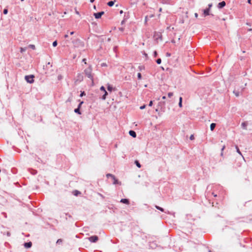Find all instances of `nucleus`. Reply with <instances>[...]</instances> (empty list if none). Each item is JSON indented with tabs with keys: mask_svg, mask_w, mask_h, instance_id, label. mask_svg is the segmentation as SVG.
<instances>
[{
	"mask_svg": "<svg viewBox=\"0 0 252 252\" xmlns=\"http://www.w3.org/2000/svg\"><path fill=\"white\" fill-rule=\"evenodd\" d=\"M72 43L75 47H83L84 46V42L79 39H75L72 41Z\"/></svg>",
	"mask_w": 252,
	"mask_h": 252,
	"instance_id": "1",
	"label": "nucleus"
},
{
	"mask_svg": "<svg viewBox=\"0 0 252 252\" xmlns=\"http://www.w3.org/2000/svg\"><path fill=\"white\" fill-rule=\"evenodd\" d=\"M92 68L91 65L85 69L84 72L85 75L93 81V76L92 75Z\"/></svg>",
	"mask_w": 252,
	"mask_h": 252,
	"instance_id": "2",
	"label": "nucleus"
},
{
	"mask_svg": "<svg viewBox=\"0 0 252 252\" xmlns=\"http://www.w3.org/2000/svg\"><path fill=\"white\" fill-rule=\"evenodd\" d=\"M34 75L31 74L29 75H26L25 76V79L27 81V83L30 84H32L34 82Z\"/></svg>",
	"mask_w": 252,
	"mask_h": 252,
	"instance_id": "3",
	"label": "nucleus"
},
{
	"mask_svg": "<svg viewBox=\"0 0 252 252\" xmlns=\"http://www.w3.org/2000/svg\"><path fill=\"white\" fill-rule=\"evenodd\" d=\"M158 107L159 108L160 111L161 112H164L165 111V102L160 101L158 103Z\"/></svg>",
	"mask_w": 252,
	"mask_h": 252,
	"instance_id": "4",
	"label": "nucleus"
},
{
	"mask_svg": "<svg viewBox=\"0 0 252 252\" xmlns=\"http://www.w3.org/2000/svg\"><path fill=\"white\" fill-rule=\"evenodd\" d=\"M88 240L92 243H95L98 240V237L96 235H93L89 237Z\"/></svg>",
	"mask_w": 252,
	"mask_h": 252,
	"instance_id": "5",
	"label": "nucleus"
},
{
	"mask_svg": "<svg viewBox=\"0 0 252 252\" xmlns=\"http://www.w3.org/2000/svg\"><path fill=\"white\" fill-rule=\"evenodd\" d=\"M104 14L103 11H101L97 13H94V16L95 19H98L101 17V16Z\"/></svg>",
	"mask_w": 252,
	"mask_h": 252,
	"instance_id": "6",
	"label": "nucleus"
},
{
	"mask_svg": "<svg viewBox=\"0 0 252 252\" xmlns=\"http://www.w3.org/2000/svg\"><path fill=\"white\" fill-rule=\"evenodd\" d=\"M129 18V15L128 13H125L124 17L123 20L121 21V25H124L126 20H127Z\"/></svg>",
	"mask_w": 252,
	"mask_h": 252,
	"instance_id": "7",
	"label": "nucleus"
},
{
	"mask_svg": "<svg viewBox=\"0 0 252 252\" xmlns=\"http://www.w3.org/2000/svg\"><path fill=\"white\" fill-rule=\"evenodd\" d=\"M225 2L224 1H222L218 3L217 7L219 9H221L223 8L225 6Z\"/></svg>",
	"mask_w": 252,
	"mask_h": 252,
	"instance_id": "8",
	"label": "nucleus"
},
{
	"mask_svg": "<svg viewBox=\"0 0 252 252\" xmlns=\"http://www.w3.org/2000/svg\"><path fill=\"white\" fill-rule=\"evenodd\" d=\"M24 247L26 249H29L32 246V242L31 241H29L28 242H25L23 244Z\"/></svg>",
	"mask_w": 252,
	"mask_h": 252,
	"instance_id": "9",
	"label": "nucleus"
},
{
	"mask_svg": "<svg viewBox=\"0 0 252 252\" xmlns=\"http://www.w3.org/2000/svg\"><path fill=\"white\" fill-rule=\"evenodd\" d=\"M120 202L126 204V205H128L130 203L129 200L127 198H122L120 200Z\"/></svg>",
	"mask_w": 252,
	"mask_h": 252,
	"instance_id": "10",
	"label": "nucleus"
},
{
	"mask_svg": "<svg viewBox=\"0 0 252 252\" xmlns=\"http://www.w3.org/2000/svg\"><path fill=\"white\" fill-rule=\"evenodd\" d=\"M83 80V76L81 73H78L77 76L76 81L81 82Z\"/></svg>",
	"mask_w": 252,
	"mask_h": 252,
	"instance_id": "11",
	"label": "nucleus"
},
{
	"mask_svg": "<svg viewBox=\"0 0 252 252\" xmlns=\"http://www.w3.org/2000/svg\"><path fill=\"white\" fill-rule=\"evenodd\" d=\"M128 133L129 135L132 136L133 138H135L136 137V133L133 130H130Z\"/></svg>",
	"mask_w": 252,
	"mask_h": 252,
	"instance_id": "12",
	"label": "nucleus"
},
{
	"mask_svg": "<svg viewBox=\"0 0 252 252\" xmlns=\"http://www.w3.org/2000/svg\"><path fill=\"white\" fill-rule=\"evenodd\" d=\"M210 10L209 8H205L203 10V14L204 15V16H207L208 15H210Z\"/></svg>",
	"mask_w": 252,
	"mask_h": 252,
	"instance_id": "13",
	"label": "nucleus"
},
{
	"mask_svg": "<svg viewBox=\"0 0 252 252\" xmlns=\"http://www.w3.org/2000/svg\"><path fill=\"white\" fill-rule=\"evenodd\" d=\"M113 180V184L114 185H117V184H121V183L119 181V180L116 178L115 176H114L113 178H112Z\"/></svg>",
	"mask_w": 252,
	"mask_h": 252,
	"instance_id": "14",
	"label": "nucleus"
},
{
	"mask_svg": "<svg viewBox=\"0 0 252 252\" xmlns=\"http://www.w3.org/2000/svg\"><path fill=\"white\" fill-rule=\"evenodd\" d=\"M247 126L248 123L247 122H243L241 124L242 127L244 129H247Z\"/></svg>",
	"mask_w": 252,
	"mask_h": 252,
	"instance_id": "15",
	"label": "nucleus"
},
{
	"mask_svg": "<svg viewBox=\"0 0 252 252\" xmlns=\"http://www.w3.org/2000/svg\"><path fill=\"white\" fill-rule=\"evenodd\" d=\"M107 90L110 92H112L114 89L113 86L109 84H107Z\"/></svg>",
	"mask_w": 252,
	"mask_h": 252,
	"instance_id": "16",
	"label": "nucleus"
},
{
	"mask_svg": "<svg viewBox=\"0 0 252 252\" xmlns=\"http://www.w3.org/2000/svg\"><path fill=\"white\" fill-rule=\"evenodd\" d=\"M72 193L74 196H77L78 195L80 194L81 193L80 191H79L78 190H75L73 191Z\"/></svg>",
	"mask_w": 252,
	"mask_h": 252,
	"instance_id": "17",
	"label": "nucleus"
},
{
	"mask_svg": "<svg viewBox=\"0 0 252 252\" xmlns=\"http://www.w3.org/2000/svg\"><path fill=\"white\" fill-rule=\"evenodd\" d=\"M108 95L107 92H104L103 95H102L101 97H100L102 100H104L106 99V96Z\"/></svg>",
	"mask_w": 252,
	"mask_h": 252,
	"instance_id": "18",
	"label": "nucleus"
},
{
	"mask_svg": "<svg viewBox=\"0 0 252 252\" xmlns=\"http://www.w3.org/2000/svg\"><path fill=\"white\" fill-rule=\"evenodd\" d=\"M74 112L78 115H81L82 114L80 111V108L77 107L74 110Z\"/></svg>",
	"mask_w": 252,
	"mask_h": 252,
	"instance_id": "19",
	"label": "nucleus"
},
{
	"mask_svg": "<svg viewBox=\"0 0 252 252\" xmlns=\"http://www.w3.org/2000/svg\"><path fill=\"white\" fill-rule=\"evenodd\" d=\"M115 0H111V1H109V2H108L107 3V5L110 6V7H112V6L114 5V3H115Z\"/></svg>",
	"mask_w": 252,
	"mask_h": 252,
	"instance_id": "20",
	"label": "nucleus"
},
{
	"mask_svg": "<svg viewBox=\"0 0 252 252\" xmlns=\"http://www.w3.org/2000/svg\"><path fill=\"white\" fill-rule=\"evenodd\" d=\"M216 126V124L215 123H212L210 125V129L211 131H213Z\"/></svg>",
	"mask_w": 252,
	"mask_h": 252,
	"instance_id": "21",
	"label": "nucleus"
},
{
	"mask_svg": "<svg viewBox=\"0 0 252 252\" xmlns=\"http://www.w3.org/2000/svg\"><path fill=\"white\" fill-rule=\"evenodd\" d=\"M155 208H156L157 209H158V210L160 211L161 212H163L164 211V209H163V208H162V207H161L159 206L155 205Z\"/></svg>",
	"mask_w": 252,
	"mask_h": 252,
	"instance_id": "22",
	"label": "nucleus"
},
{
	"mask_svg": "<svg viewBox=\"0 0 252 252\" xmlns=\"http://www.w3.org/2000/svg\"><path fill=\"white\" fill-rule=\"evenodd\" d=\"M134 163L135 164V165H136V166L137 167H138V168H140L141 167V164H140V162H139L138 160H135L134 161Z\"/></svg>",
	"mask_w": 252,
	"mask_h": 252,
	"instance_id": "23",
	"label": "nucleus"
},
{
	"mask_svg": "<svg viewBox=\"0 0 252 252\" xmlns=\"http://www.w3.org/2000/svg\"><path fill=\"white\" fill-rule=\"evenodd\" d=\"M235 148H236V151L240 155H241L242 156V153L241 152V151H240L238 147L237 146H235Z\"/></svg>",
	"mask_w": 252,
	"mask_h": 252,
	"instance_id": "24",
	"label": "nucleus"
},
{
	"mask_svg": "<svg viewBox=\"0 0 252 252\" xmlns=\"http://www.w3.org/2000/svg\"><path fill=\"white\" fill-rule=\"evenodd\" d=\"M100 90L101 91H102L103 92H107L106 89H105V88L103 86H102L100 87Z\"/></svg>",
	"mask_w": 252,
	"mask_h": 252,
	"instance_id": "25",
	"label": "nucleus"
},
{
	"mask_svg": "<svg viewBox=\"0 0 252 252\" xmlns=\"http://www.w3.org/2000/svg\"><path fill=\"white\" fill-rule=\"evenodd\" d=\"M156 63L158 64H159L161 63V59L160 58H158L156 61Z\"/></svg>",
	"mask_w": 252,
	"mask_h": 252,
	"instance_id": "26",
	"label": "nucleus"
},
{
	"mask_svg": "<svg viewBox=\"0 0 252 252\" xmlns=\"http://www.w3.org/2000/svg\"><path fill=\"white\" fill-rule=\"evenodd\" d=\"M57 44H58V42L57 40L53 41V42L52 43V45L54 47H56L57 46Z\"/></svg>",
	"mask_w": 252,
	"mask_h": 252,
	"instance_id": "27",
	"label": "nucleus"
},
{
	"mask_svg": "<svg viewBox=\"0 0 252 252\" xmlns=\"http://www.w3.org/2000/svg\"><path fill=\"white\" fill-rule=\"evenodd\" d=\"M138 69L140 71H142L145 69V67L143 65H140L138 66Z\"/></svg>",
	"mask_w": 252,
	"mask_h": 252,
	"instance_id": "28",
	"label": "nucleus"
},
{
	"mask_svg": "<svg viewBox=\"0 0 252 252\" xmlns=\"http://www.w3.org/2000/svg\"><path fill=\"white\" fill-rule=\"evenodd\" d=\"M233 93L235 94V95L236 96H239V91H233Z\"/></svg>",
	"mask_w": 252,
	"mask_h": 252,
	"instance_id": "29",
	"label": "nucleus"
},
{
	"mask_svg": "<svg viewBox=\"0 0 252 252\" xmlns=\"http://www.w3.org/2000/svg\"><path fill=\"white\" fill-rule=\"evenodd\" d=\"M114 176H115L114 175H113V174H111L110 173H108V174H106V177L107 178H109V177H110L112 179Z\"/></svg>",
	"mask_w": 252,
	"mask_h": 252,
	"instance_id": "30",
	"label": "nucleus"
},
{
	"mask_svg": "<svg viewBox=\"0 0 252 252\" xmlns=\"http://www.w3.org/2000/svg\"><path fill=\"white\" fill-rule=\"evenodd\" d=\"M86 95V93L84 91H81V93H80V97H83L84 96H85Z\"/></svg>",
	"mask_w": 252,
	"mask_h": 252,
	"instance_id": "31",
	"label": "nucleus"
},
{
	"mask_svg": "<svg viewBox=\"0 0 252 252\" xmlns=\"http://www.w3.org/2000/svg\"><path fill=\"white\" fill-rule=\"evenodd\" d=\"M29 47L30 48H31V49H33V50H34V49H35V45H33V44H30V45H29Z\"/></svg>",
	"mask_w": 252,
	"mask_h": 252,
	"instance_id": "32",
	"label": "nucleus"
},
{
	"mask_svg": "<svg viewBox=\"0 0 252 252\" xmlns=\"http://www.w3.org/2000/svg\"><path fill=\"white\" fill-rule=\"evenodd\" d=\"M137 78H138V79H139V80H141L142 79V75L140 73H138Z\"/></svg>",
	"mask_w": 252,
	"mask_h": 252,
	"instance_id": "33",
	"label": "nucleus"
},
{
	"mask_svg": "<svg viewBox=\"0 0 252 252\" xmlns=\"http://www.w3.org/2000/svg\"><path fill=\"white\" fill-rule=\"evenodd\" d=\"M62 242H63V240H62V239H59L57 241L56 243H57V244H60L62 243Z\"/></svg>",
	"mask_w": 252,
	"mask_h": 252,
	"instance_id": "34",
	"label": "nucleus"
},
{
	"mask_svg": "<svg viewBox=\"0 0 252 252\" xmlns=\"http://www.w3.org/2000/svg\"><path fill=\"white\" fill-rule=\"evenodd\" d=\"M3 13L5 15L7 14L8 13V9L7 8H4L3 11Z\"/></svg>",
	"mask_w": 252,
	"mask_h": 252,
	"instance_id": "35",
	"label": "nucleus"
},
{
	"mask_svg": "<svg viewBox=\"0 0 252 252\" xmlns=\"http://www.w3.org/2000/svg\"><path fill=\"white\" fill-rule=\"evenodd\" d=\"M153 56L155 58L157 57L158 56V53L156 51H155L153 53Z\"/></svg>",
	"mask_w": 252,
	"mask_h": 252,
	"instance_id": "36",
	"label": "nucleus"
},
{
	"mask_svg": "<svg viewBox=\"0 0 252 252\" xmlns=\"http://www.w3.org/2000/svg\"><path fill=\"white\" fill-rule=\"evenodd\" d=\"M173 93L172 92H169L168 93V96L170 97H171L172 96H173Z\"/></svg>",
	"mask_w": 252,
	"mask_h": 252,
	"instance_id": "37",
	"label": "nucleus"
},
{
	"mask_svg": "<svg viewBox=\"0 0 252 252\" xmlns=\"http://www.w3.org/2000/svg\"><path fill=\"white\" fill-rule=\"evenodd\" d=\"M146 106V105L145 104H144V105H142V106H141L140 107V109L141 110H143V109H145V108Z\"/></svg>",
	"mask_w": 252,
	"mask_h": 252,
	"instance_id": "38",
	"label": "nucleus"
},
{
	"mask_svg": "<svg viewBox=\"0 0 252 252\" xmlns=\"http://www.w3.org/2000/svg\"><path fill=\"white\" fill-rule=\"evenodd\" d=\"M62 79H63V76H62V75H59L58 76V80H62Z\"/></svg>",
	"mask_w": 252,
	"mask_h": 252,
	"instance_id": "39",
	"label": "nucleus"
},
{
	"mask_svg": "<svg viewBox=\"0 0 252 252\" xmlns=\"http://www.w3.org/2000/svg\"><path fill=\"white\" fill-rule=\"evenodd\" d=\"M189 139H190L191 140H193V139H194V135H193V134H191V135L190 136Z\"/></svg>",
	"mask_w": 252,
	"mask_h": 252,
	"instance_id": "40",
	"label": "nucleus"
},
{
	"mask_svg": "<svg viewBox=\"0 0 252 252\" xmlns=\"http://www.w3.org/2000/svg\"><path fill=\"white\" fill-rule=\"evenodd\" d=\"M208 6V7L207 8H209V10H210V8L213 6V4L212 3H209Z\"/></svg>",
	"mask_w": 252,
	"mask_h": 252,
	"instance_id": "41",
	"label": "nucleus"
},
{
	"mask_svg": "<svg viewBox=\"0 0 252 252\" xmlns=\"http://www.w3.org/2000/svg\"><path fill=\"white\" fill-rule=\"evenodd\" d=\"M153 104V101L152 100H151L150 102H149V106H152Z\"/></svg>",
	"mask_w": 252,
	"mask_h": 252,
	"instance_id": "42",
	"label": "nucleus"
},
{
	"mask_svg": "<svg viewBox=\"0 0 252 252\" xmlns=\"http://www.w3.org/2000/svg\"><path fill=\"white\" fill-rule=\"evenodd\" d=\"M178 105H179V106L180 108L182 107V106H183V105H182V102H180V101H179V104H178Z\"/></svg>",
	"mask_w": 252,
	"mask_h": 252,
	"instance_id": "43",
	"label": "nucleus"
},
{
	"mask_svg": "<svg viewBox=\"0 0 252 252\" xmlns=\"http://www.w3.org/2000/svg\"><path fill=\"white\" fill-rule=\"evenodd\" d=\"M6 235L8 237L10 236L11 233L9 231H7L6 233Z\"/></svg>",
	"mask_w": 252,
	"mask_h": 252,
	"instance_id": "44",
	"label": "nucleus"
},
{
	"mask_svg": "<svg viewBox=\"0 0 252 252\" xmlns=\"http://www.w3.org/2000/svg\"><path fill=\"white\" fill-rule=\"evenodd\" d=\"M32 173L33 175H35L37 173V171L36 170H32Z\"/></svg>",
	"mask_w": 252,
	"mask_h": 252,
	"instance_id": "45",
	"label": "nucleus"
},
{
	"mask_svg": "<svg viewBox=\"0 0 252 252\" xmlns=\"http://www.w3.org/2000/svg\"><path fill=\"white\" fill-rule=\"evenodd\" d=\"M65 215L70 218H72V216L68 213H65Z\"/></svg>",
	"mask_w": 252,
	"mask_h": 252,
	"instance_id": "46",
	"label": "nucleus"
},
{
	"mask_svg": "<svg viewBox=\"0 0 252 252\" xmlns=\"http://www.w3.org/2000/svg\"><path fill=\"white\" fill-rule=\"evenodd\" d=\"M166 56L167 57H170V56H171V54H170V53H168V52H167V53H166Z\"/></svg>",
	"mask_w": 252,
	"mask_h": 252,
	"instance_id": "47",
	"label": "nucleus"
},
{
	"mask_svg": "<svg viewBox=\"0 0 252 252\" xmlns=\"http://www.w3.org/2000/svg\"><path fill=\"white\" fill-rule=\"evenodd\" d=\"M25 51V49H24V48H21V51H20V52H21V53H22L23 52H24V51Z\"/></svg>",
	"mask_w": 252,
	"mask_h": 252,
	"instance_id": "48",
	"label": "nucleus"
},
{
	"mask_svg": "<svg viewBox=\"0 0 252 252\" xmlns=\"http://www.w3.org/2000/svg\"><path fill=\"white\" fill-rule=\"evenodd\" d=\"M82 62H84L85 64L87 63H86V59H83L82 60Z\"/></svg>",
	"mask_w": 252,
	"mask_h": 252,
	"instance_id": "49",
	"label": "nucleus"
},
{
	"mask_svg": "<svg viewBox=\"0 0 252 252\" xmlns=\"http://www.w3.org/2000/svg\"><path fill=\"white\" fill-rule=\"evenodd\" d=\"M143 55L145 56V57L146 58H148V54L147 53H146L145 52H144V53L143 54Z\"/></svg>",
	"mask_w": 252,
	"mask_h": 252,
	"instance_id": "50",
	"label": "nucleus"
},
{
	"mask_svg": "<svg viewBox=\"0 0 252 252\" xmlns=\"http://www.w3.org/2000/svg\"><path fill=\"white\" fill-rule=\"evenodd\" d=\"M182 101H183L182 97L180 96V97H179V101H180V102H182Z\"/></svg>",
	"mask_w": 252,
	"mask_h": 252,
	"instance_id": "51",
	"label": "nucleus"
},
{
	"mask_svg": "<svg viewBox=\"0 0 252 252\" xmlns=\"http://www.w3.org/2000/svg\"><path fill=\"white\" fill-rule=\"evenodd\" d=\"M79 101H80V102H79V104H80L81 105H82L83 104V103H84V101H80V100H79Z\"/></svg>",
	"mask_w": 252,
	"mask_h": 252,
	"instance_id": "52",
	"label": "nucleus"
},
{
	"mask_svg": "<svg viewBox=\"0 0 252 252\" xmlns=\"http://www.w3.org/2000/svg\"><path fill=\"white\" fill-rule=\"evenodd\" d=\"M119 30L121 31H124V29L123 28H119Z\"/></svg>",
	"mask_w": 252,
	"mask_h": 252,
	"instance_id": "53",
	"label": "nucleus"
},
{
	"mask_svg": "<svg viewBox=\"0 0 252 252\" xmlns=\"http://www.w3.org/2000/svg\"><path fill=\"white\" fill-rule=\"evenodd\" d=\"M158 116H159V117H160V116H161V115H162V113H160V112H158Z\"/></svg>",
	"mask_w": 252,
	"mask_h": 252,
	"instance_id": "54",
	"label": "nucleus"
},
{
	"mask_svg": "<svg viewBox=\"0 0 252 252\" xmlns=\"http://www.w3.org/2000/svg\"><path fill=\"white\" fill-rule=\"evenodd\" d=\"M82 105H81L80 104H78V106H77V108H81Z\"/></svg>",
	"mask_w": 252,
	"mask_h": 252,
	"instance_id": "55",
	"label": "nucleus"
},
{
	"mask_svg": "<svg viewBox=\"0 0 252 252\" xmlns=\"http://www.w3.org/2000/svg\"><path fill=\"white\" fill-rule=\"evenodd\" d=\"M147 16H146L145 18V22H147Z\"/></svg>",
	"mask_w": 252,
	"mask_h": 252,
	"instance_id": "56",
	"label": "nucleus"
},
{
	"mask_svg": "<svg viewBox=\"0 0 252 252\" xmlns=\"http://www.w3.org/2000/svg\"><path fill=\"white\" fill-rule=\"evenodd\" d=\"M248 3L249 4H251V0H248Z\"/></svg>",
	"mask_w": 252,
	"mask_h": 252,
	"instance_id": "57",
	"label": "nucleus"
},
{
	"mask_svg": "<svg viewBox=\"0 0 252 252\" xmlns=\"http://www.w3.org/2000/svg\"><path fill=\"white\" fill-rule=\"evenodd\" d=\"M74 32H70V35H73L74 34Z\"/></svg>",
	"mask_w": 252,
	"mask_h": 252,
	"instance_id": "58",
	"label": "nucleus"
},
{
	"mask_svg": "<svg viewBox=\"0 0 252 252\" xmlns=\"http://www.w3.org/2000/svg\"><path fill=\"white\" fill-rule=\"evenodd\" d=\"M194 15H195V17L196 18H197V17H198V14H197V13H195Z\"/></svg>",
	"mask_w": 252,
	"mask_h": 252,
	"instance_id": "59",
	"label": "nucleus"
},
{
	"mask_svg": "<svg viewBox=\"0 0 252 252\" xmlns=\"http://www.w3.org/2000/svg\"><path fill=\"white\" fill-rule=\"evenodd\" d=\"M160 68L162 70H164V68L163 67V66H160Z\"/></svg>",
	"mask_w": 252,
	"mask_h": 252,
	"instance_id": "60",
	"label": "nucleus"
},
{
	"mask_svg": "<svg viewBox=\"0 0 252 252\" xmlns=\"http://www.w3.org/2000/svg\"><path fill=\"white\" fill-rule=\"evenodd\" d=\"M95 0H90L91 3H93Z\"/></svg>",
	"mask_w": 252,
	"mask_h": 252,
	"instance_id": "61",
	"label": "nucleus"
},
{
	"mask_svg": "<svg viewBox=\"0 0 252 252\" xmlns=\"http://www.w3.org/2000/svg\"><path fill=\"white\" fill-rule=\"evenodd\" d=\"M224 148H225V146H223L222 147L221 149V151H222L224 150Z\"/></svg>",
	"mask_w": 252,
	"mask_h": 252,
	"instance_id": "62",
	"label": "nucleus"
},
{
	"mask_svg": "<svg viewBox=\"0 0 252 252\" xmlns=\"http://www.w3.org/2000/svg\"><path fill=\"white\" fill-rule=\"evenodd\" d=\"M123 12H123V11L122 10H120V13L121 14H123Z\"/></svg>",
	"mask_w": 252,
	"mask_h": 252,
	"instance_id": "63",
	"label": "nucleus"
},
{
	"mask_svg": "<svg viewBox=\"0 0 252 252\" xmlns=\"http://www.w3.org/2000/svg\"><path fill=\"white\" fill-rule=\"evenodd\" d=\"M162 99H166V96H163L162 97Z\"/></svg>",
	"mask_w": 252,
	"mask_h": 252,
	"instance_id": "64",
	"label": "nucleus"
}]
</instances>
